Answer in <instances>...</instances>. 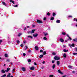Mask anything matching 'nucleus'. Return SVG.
<instances>
[{
  "label": "nucleus",
  "instance_id": "nucleus-1",
  "mask_svg": "<svg viewBox=\"0 0 77 77\" xmlns=\"http://www.w3.org/2000/svg\"><path fill=\"white\" fill-rule=\"evenodd\" d=\"M37 23L41 24V23H42V21L40 20H37Z\"/></svg>",
  "mask_w": 77,
  "mask_h": 77
},
{
  "label": "nucleus",
  "instance_id": "nucleus-2",
  "mask_svg": "<svg viewBox=\"0 0 77 77\" xmlns=\"http://www.w3.org/2000/svg\"><path fill=\"white\" fill-rule=\"evenodd\" d=\"M33 36H34V38H36V37H37L38 36V34L37 33H35L33 34Z\"/></svg>",
  "mask_w": 77,
  "mask_h": 77
},
{
  "label": "nucleus",
  "instance_id": "nucleus-3",
  "mask_svg": "<svg viewBox=\"0 0 77 77\" xmlns=\"http://www.w3.org/2000/svg\"><path fill=\"white\" fill-rule=\"evenodd\" d=\"M60 41L62 43H63V42H64V40L63 39V38H60Z\"/></svg>",
  "mask_w": 77,
  "mask_h": 77
},
{
  "label": "nucleus",
  "instance_id": "nucleus-4",
  "mask_svg": "<svg viewBox=\"0 0 77 77\" xmlns=\"http://www.w3.org/2000/svg\"><path fill=\"white\" fill-rule=\"evenodd\" d=\"M54 59L55 60H60V58L58 57H54Z\"/></svg>",
  "mask_w": 77,
  "mask_h": 77
},
{
  "label": "nucleus",
  "instance_id": "nucleus-5",
  "mask_svg": "<svg viewBox=\"0 0 77 77\" xmlns=\"http://www.w3.org/2000/svg\"><path fill=\"white\" fill-rule=\"evenodd\" d=\"M30 69L31 70H34L35 69V67L32 66L30 68Z\"/></svg>",
  "mask_w": 77,
  "mask_h": 77
},
{
  "label": "nucleus",
  "instance_id": "nucleus-6",
  "mask_svg": "<svg viewBox=\"0 0 77 77\" xmlns=\"http://www.w3.org/2000/svg\"><path fill=\"white\" fill-rule=\"evenodd\" d=\"M10 70V68H7V69L5 70L6 72H8V71H9V70Z\"/></svg>",
  "mask_w": 77,
  "mask_h": 77
},
{
  "label": "nucleus",
  "instance_id": "nucleus-7",
  "mask_svg": "<svg viewBox=\"0 0 77 77\" xmlns=\"http://www.w3.org/2000/svg\"><path fill=\"white\" fill-rule=\"evenodd\" d=\"M1 72L3 74H4V73L5 72V70L2 69L1 70Z\"/></svg>",
  "mask_w": 77,
  "mask_h": 77
},
{
  "label": "nucleus",
  "instance_id": "nucleus-8",
  "mask_svg": "<svg viewBox=\"0 0 77 77\" xmlns=\"http://www.w3.org/2000/svg\"><path fill=\"white\" fill-rule=\"evenodd\" d=\"M10 2L11 3H12L13 4H15V2L12 0H10Z\"/></svg>",
  "mask_w": 77,
  "mask_h": 77
},
{
  "label": "nucleus",
  "instance_id": "nucleus-9",
  "mask_svg": "<svg viewBox=\"0 0 77 77\" xmlns=\"http://www.w3.org/2000/svg\"><path fill=\"white\" fill-rule=\"evenodd\" d=\"M10 2L11 3H12L13 4H15V2L12 0H10Z\"/></svg>",
  "mask_w": 77,
  "mask_h": 77
},
{
  "label": "nucleus",
  "instance_id": "nucleus-10",
  "mask_svg": "<svg viewBox=\"0 0 77 77\" xmlns=\"http://www.w3.org/2000/svg\"><path fill=\"white\" fill-rule=\"evenodd\" d=\"M15 69L14 68L13 69L12 71V73H14V72H15Z\"/></svg>",
  "mask_w": 77,
  "mask_h": 77
},
{
  "label": "nucleus",
  "instance_id": "nucleus-11",
  "mask_svg": "<svg viewBox=\"0 0 77 77\" xmlns=\"http://www.w3.org/2000/svg\"><path fill=\"white\" fill-rule=\"evenodd\" d=\"M22 69L23 71H26V69L24 67H22Z\"/></svg>",
  "mask_w": 77,
  "mask_h": 77
},
{
  "label": "nucleus",
  "instance_id": "nucleus-12",
  "mask_svg": "<svg viewBox=\"0 0 77 77\" xmlns=\"http://www.w3.org/2000/svg\"><path fill=\"white\" fill-rule=\"evenodd\" d=\"M35 31V29H32L31 31V33H34Z\"/></svg>",
  "mask_w": 77,
  "mask_h": 77
},
{
  "label": "nucleus",
  "instance_id": "nucleus-13",
  "mask_svg": "<svg viewBox=\"0 0 77 77\" xmlns=\"http://www.w3.org/2000/svg\"><path fill=\"white\" fill-rule=\"evenodd\" d=\"M35 49L36 50H38V47L36 46H35Z\"/></svg>",
  "mask_w": 77,
  "mask_h": 77
},
{
  "label": "nucleus",
  "instance_id": "nucleus-14",
  "mask_svg": "<svg viewBox=\"0 0 77 77\" xmlns=\"http://www.w3.org/2000/svg\"><path fill=\"white\" fill-rule=\"evenodd\" d=\"M56 23H60V20H57L56 21Z\"/></svg>",
  "mask_w": 77,
  "mask_h": 77
},
{
  "label": "nucleus",
  "instance_id": "nucleus-15",
  "mask_svg": "<svg viewBox=\"0 0 77 77\" xmlns=\"http://www.w3.org/2000/svg\"><path fill=\"white\" fill-rule=\"evenodd\" d=\"M56 66V65L54 64L52 66V68L53 69H54L55 68V67Z\"/></svg>",
  "mask_w": 77,
  "mask_h": 77
},
{
  "label": "nucleus",
  "instance_id": "nucleus-16",
  "mask_svg": "<svg viewBox=\"0 0 77 77\" xmlns=\"http://www.w3.org/2000/svg\"><path fill=\"white\" fill-rule=\"evenodd\" d=\"M63 51H64V52H67V51H68V50H66V49H64L63 50Z\"/></svg>",
  "mask_w": 77,
  "mask_h": 77
},
{
  "label": "nucleus",
  "instance_id": "nucleus-17",
  "mask_svg": "<svg viewBox=\"0 0 77 77\" xmlns=\"http://www.w3.org/2000/svg\"><path fill=\"white\" fill-rule=\"evenodd\" d=\"M58 72L59 73H60V74H62V72L60 71V70H58Z\"/></svg>",
  "mask_w": 77,
  "mask_h": 77
},
{
  "label": "nucleus",
  "instance_id": "nucleus-18",
  "mask_svg": "<svg viewBox=\"0 0 77 77\" xmlns=\"http://www.w3.org/2000/svg\"><path fill=\"white\" fill-rule=\"evenodd\" d=\"M73 41L75 42H77V39L75 38V39H73Z\"/></svg>",
  "mask_w": 77,
  "mask_h": 77
},
{
  "label": "nucleus",
  "instance_id": "nucleus-19",
  "mask_svg": "<svg viewBox=\"0 0 77 77\" xmlns=\"http://www.w3.org/2000/svg\"><path fill=\"white\" fill-rule=\"evenodd\" d=\"M68 67L69 68H72V66L70 65V66H68Z\"/></svg>",
  "mask_w": 77,
  "mask_h": 77
},
{
  "label": "nucleus",
  "instance_id": "nucleus-20",
  "mask_svg": "<svg viewBox=\"0 0 77 77\" xmlns=\"http://www.w3.org/2000/svg\"><path fill=\"white\" fill-rule=\"evenodd\" d=\"M28 38H31V39H32V38H33V37L30 35H29L27 36Z\"/></svg>",
  "mask_w": 77,
  "mask_h": 77
},
{
  "label": "nucleus",
  "instance_id": "nucleus-21",
  "mask_svg": "<svg viewBox=\"0 0 77 77\" xmlns=\"http://www.w3.org/2000/svg\"><path fill=\"white\" fill-rule=\"evenodd\" d=\"M57 65H59L60 64V62H59V61H57Z\"/></svg>",
  "mask_w": 77,
  "mask_h": 77
},
{
  "label": "nucleus",
  "instance_id": "nucleus-22",
  "mask_svg": "<svg viewBox=\"0 0 77 77\" xmlns=\"http://www.w3.org/2000/svg\"><path fill=\"white\" fill-rule=\"evenodd\" d=\"M17 44H19V43H20V41L19 40H17Z\"/></svg>",
  "mask_w": 77,
  "mask_h": 77
},
{
  "label": "nucleus",
  "instance_id": "nucleus-23",
  "mask_svg": "<svg viewBox=\"0 0 77 77\" xmlns=\"http://www.w3.org/2000/svg\"><path fill=\"white\" fill-rule=\"evenodd\" d=\"M10 75H11V73H9L8 75H7V77H10Z\"/></svg>",
  "mask_w": 77,
  "mask_h": 77
},
{
  "label": "nucleus",
  "instance_id": "nucleus-24",
  "mask_svg": "<svg viewBox=\"0 0 77 77\" xmlns=\"http://www.w3.org/2000/svg\"><path fill=\"white\" fill-rule=\"evenodd\" d=\"M6 76V75L5 74L4 75H2L1 76V77H5Z\"/></svg>",
  "mask_w": 77,
  "mask_h": 77
},
{
  "label": "nucleus",
  "instance_id": "nucleus-25",
  "mask_svg": "<svg viewBox=\"0 0 77 77\" xmlns=\"http://www.w3.org/2000/svg\"><path fill=\"white\" fill-rule=\"evenodd\" d=\"M43 54L44 55H45V54H47L45 51L43 52Z\"/></svg>",
  "mask_w": 77,
  "mask_h": 77
},
{
  "label": "nucleus",
  "instance_id": "nucleus-26",
  "mask_svg": "<svg viewBox=\"0 0 77 77\" xmlns=\"http://www.w3.org/2000/svg\"><path fill=\"white\" fill-rule=\"evenodd\" d=\"M66 54H64L63 55V57H66Z\"/></svg>",
  "mask_w": 77,
  "mask_h": 77
},
{
  "label": "nucleus",
  "instance_id": "nucleus-27",
  "mask_svg": "<svg viewBox=\"0 0 77 77\" xmlns=\"http://www.w3.org/2000/svg\"><path fill=\"white\" fill-rule=\"evenodd\" d=\"M2 4L4 5H5V6H6V3H5V2H3Z\"/></svg>",
  "mask_w": 77,
  "mask_h": 77
},
{
  "label": "nucleus",
  "instance_id": "nucleus-28",
  "mask_svg": "<svg viewBox=\"0 0 77 77\" xmlns=\"http://www.w3.org/2000/svg\"><path fill=\"white\" fill-rule=\"evenodd\" d=\"M62 35H66V33L65 32H63L62 33Z\"/></svg>",
  "mask_w": 77,
  "mask_h": 77
},
{
  "label": "nucleus",
  "instance_id": "nucleus-29",
  "mask_svg": "<svg viewBox=\"0 0 77 77\" xmlns=\"http://www.w3.org/2000/svg\"><path fill=\"white\" fill-rule=\"evenodd\" d=\"M25 47L26 48V49H24V50H26L28 48L27 46H25Z\"/></svg>",
  "mask_w": 77,
  "mask_h": 77
},
{
  "label": "nucleus",
  "instance_id": "nucleus-30",
  "mask_svg": "<svg viewBox=\"0 0 77 77\" xmlns=\"http://www.w3.org/2000/svg\"><path fill=\"white\" fill-rule=\"evenodd\" d=\"M43 55H40L39 57L40 58H42V57H43Z\"/></svg>",
  "mask_w": 77,
  "mask_h": 77
},
{
  "label": "nucleus",
  "instance_id": "nucleus-31",
  "mask_svg": "<svg viewBox=\"0 0 77 77\" xmlns=\"http://www.w3.org/2000/svg\"><path fill=\"white\" fill-rule=\"evenodd\" d=\"M54 19V18L52 17L51 18V20H53Z\"/></svg>",
  "mask_w": 77,
  "mask_h": 77
},
{
  "label": "nucleus",
  "instance_id": "nucleus-32",
  "mask_svg": "<svg viewBox=\"0 0 77 77\" xmlns=\"http://www.w3.org/2000/svg\"><path fill=\"white\" fill-rule=\"evenodd\" d=\"M21 35V33H19L18 34V36H20Z\"/></svg>",
  "mask_w": 77,
  "mask_h": 77
},
{
  "label": "nucleus",
  "instance_id": "nucleus-33",
  "mask_svg": "<svg viewBox=\"0 0 77 77\" xmlns=\"http://www.w3.org/2000/svg\"><path fill=\"white\" fill-rule=\"evenodd\" d=\"M71 46L74 47V44H72L71 45Z\"/></svg>",
  "mask_w": 77,
  "mask_h": 77
},
{
  "label": "nucleus",
  "instance_id": "nucleus-34",
  "mask_svg": "<svg viewBox=\"0 0 77 77\" xmlns=\"http://www.w3.org/2000/svg\"><path fill=\"white\" fill-rule=\"evenodd\" d=\"M47 15L48 16H50V13L49 12H48V13H47Z\"/></svg>",
  "mask_w": 77,
  "mask_h": 77
},
{
  "label": "nucleus",
  "instance_id": "nucleus-35",
  "mask_svg": "<svg viewBox=\"0 0 77 77\" xmlns=\"http://www.w3.org/2000/svg\"><path fill=\"white\" fill-rule=\"evenodd\" d=\"M52 54L53 55H56V53L55 52H52Z\"/></svg>",
  "mask_w": 77,
  "mask_h": 77
},
{
  "label": "nucleus",
  "instance_id": "nucleus-36",
  "mask_svg": "<svg viewBox=\"0 0 77 77\" xmlns=\"http://www.w3.org/2000/svg\"><path fill=\"white\" fill-rule=\"evenodd\" d=\"M13 6L14 7H15V8H17V7H18V5H13Z\"/></svg>",
  "mask_w": 77,
  "mask_h": 77
},
{
  "label": "nucleus",
  "instance_id": "nucleus-37",
  "mask_svg": "<svg viewBox=\"0 0 77 77\" xmlns=\"http://www.w3.org/2000/svg\"><path fill=\"white\" fill-rule=\"evenodd\" d=\"M20 46L22 47H24V45L23 44H21L20 45Z\"/></svg>",
  "mask_w": 77,
  "mask_h": 77
},
{
  "label": "nucleus",
  "instance_id": "nucleus-38",
  "mask_svg": "<svg viewBox=\"0 0 77 77\" xmlns=\"http://www.w3.org/2000/svg\"><path fill=\"white\" fill-rule=\"evenodd\" d=\"M47 38L45 37L44 38V40H47Z\"/></svg>",
  "mask_w": 77,
  "mask_h": 77
},
{
  "label": "nucleus",
  "instance_id": "nucleus-39",
  "mask_svg": "<svg viewBox=\"0 0 77 77\" xmlns=\"http://www.w3.org/2000/svg\"><path fill=\"white\" fill-rule=\"evenodd\" d=\"M28 62H31V60L30 59L28 60Z\"/></svg>",
  "mask_w": 77,
  "mask_h": 77
},
{
  "label": "nucleus",
  "instance_id": "nucleus-40",
  "mask_svg": "<svg viewBox=\"0 0 77 77\" xmlns=\"http://www.w3.org/2000/svg\"><path fill=\"white\" fill-rule=\"evenodd\" d=\"M73 54L74 55H76L77 54V53H73Z\"/></svg>",
  "mask_w": 77,
  "mask_h": 77
},
{
  "label": "nucleus",
  "instance_id": "nucleus-41",
  "mask_svg": "<svg viewBox=\"0 0 77 77\" xmlns=\"http://www.w3.org/2000/svg\"><path fill=\"white\" fill-rule=\"evenodd\" d=\"M53 16H55V15H56V14H55L54 13H53Z\"/></svg>",
  "mask_w": 77,
  "mask_h": 77
},
{
  "label": "nucleus",
  "instance_id": "nucleus-42",
  "mask_svg": "<svg viewBox=\"0 0 77 77\" xmlns=\"http://www.w3.org/2000/svg\"><path fill=\"white\" fill-rule=\"evenodd\" d=\"M46 20H47L46 17H44L43 19V20H44V21H45Z\"/></svg>",
  "mask_w": 77,
  "mask_h": 77
},
{
  "label": "nucleus",
  "instance_id": "nucleus-43",
  "mask_svg": "<svg viewBox=\"0 0 77 77\" xmlns=\"http://www.w3.org/2000/svg\"><path fill=\"white\" fill-rule=\"evenodd\" d=\"M5 57H8V54H5Z\"/></svg>",
  "mask_w": 77,
  "mask_h": 77
},
{
  "label": "nucleus",
  "instance_id": "nucleus-44",
  "mask_svg": "<svg viewBox=\"0 0 77 77\" xmlns=\"http://www.w3.org/2000/svg\"><path fill=\"white\" fill-rule=\"evenodd\" d=\"M7 62H9V61H10V59H7Z\"/></svg>",
  "mask_w": 77,
  "mask_h": 77
},
{
  "label": "nucleus",
  "instance_id": "nucleus-45",
  "mask_svg": "<svg viewBox=\"0 0 77 77\" xmlns=\"http://www.w3.org/2000/svg\"><path fill=\"white\" fill-rule=\"evenodd\" d=\"M53 77V75H51L49 76V77Z\"/></svg>",
  "mask_w": 77,
  "mask_h": 77
},
{
  "label": "nucleus",
  "instance_id": "nucleus-46",
  "mask_svg": "<svg viewBox=\"0 0 77 77\" xmlns=\"http://www.w3.org/2000/svg\"><path fill=\"white\" fill-rule=\"evenodd\" d=\"M40 52L41 53H42V52H43V50H41L40 51Z\"/></svg>",
  "mask_w": 77,
  "mask_h": 77
},
{
  "label": "nucleus",
  "instance_id": "nucleus-47",
  "mask_svg": "<svg viewBox=\"0 0 77 77\" xmlns=\"http://www.w3.org/2000/svg\"><path fill=\"white\" fill-rule=\"evenodd\" d=\"M34 65H37V64H36V63L35 62L34 63Z\"/></svg>",
  "mask_w": 77,
  "mask_h": 77
},
{
  "label": "nucleus",
  "instance_id": "nucleus-48",
  "mask_svg": "<svg viewBox=\"0 0 77 77\" xmlns=\"http://www.w3.org/2000/svg\"><path fill=\"white\" fill-rule=\"evenodd\" d=\"M69 38L70 39V40H72V39H71V38H70V37H69Z\"/></svg>",
  "mask_w": 77,
  "mask_h": 77
},
{
  "label": "nucleus",
  "instance_id": "nucleus-49",
  "mask_svg": "<svg viewBox=\"0 0 77 77\" xmlns=\"http://www.w3.org/2000/svg\"><path fill=\"white\" fill-rule=\"evenodd\" d=\"M31 33V31H29L28 32H27V33Z\"/></svg>",
  "mask_w": 77,
  "mask_h": 77
},
{
  "label": "nucleus",
  "instance_id": "nucleus-50",
  "mask_svg": "<svg viewBox=\"0 0 77 77\" xmlns=\"http://www.w3.org/2000/svg\"><path fill=\"white\" fill-rule=\"evenodd\" d=\"M48 35V34L47 33H46L45 34V35L46 36V35Z\"/></svg>",
  "mask_w": 77,
  "mask_h": 77
},
{
  "label": "nucleus",
  "instance_id": "nucleus-51",
  "mask_svg": "<svg viewBox=\"0 0 77 77\" xmlns=\"http://www.w3.org/2000/svg\"><path fill=\"white\" fill-rule=\"evenodd\" d=\"M23 56H26V54L25 53H23Z\"/></svg>",
  "mask_w": 77,
  "mask_h": 77
},
{
  "label": "nucleus",
  "instance_id": "nucleus-52",
  "mask_svg": "<svg viewBox=\"0 0 77 77\" xmlns=\"http://www.w3.org/2000/svg\"><path fill=\"white\" fill-rule=\"evenodd\" d=\"M54 62H55L54 60H53L52 61V63H54Z\"/></svg>",
  "mask_w": 77,
  "mask_h": 77
},
{
  "label": "nucleus",
  "instance_id": "nucleus-53",
  "mask_svg": "<svg viewBox=\"0 0 77 77\" xmlns=\"http://www.w3.org/2000/svg\"><path fill=\"white\" fill-rule=\"evenodd\" d=\"M75 20H76L75 18H74L73 20V21H75Z\"/></svg>",
  "mask_w": 77,
  "mask_h": 77
},
{
  "label": "nucleus",
  "instance_id": "nucleus-54",
  "mask_svg": "<svg viewBox=\"0 0 77 77\" xmlns=\"http://www.w3.org/2000/svg\"><path fill=\"white\" fill-rule=\"evenodd\" d=\"M69 45L70 46V48L71 47V44H69Z\"/></svg>",
  "mask_w": 77,
  "mask_h": 77
},
{
  "label": "nucleus",
  "instance_id": "nucleus-55",
  "mask_svg": "<svg viewBox=\"0 0 77 77\" xmlns=\"http://www.w3.org/2000/svg\"><path fill=\"white\" fill-rule=\"evenodd\" d=\"M3 41V40H0V43H1Z\"/></svg>",
  "mask_w": 77,
  "mask_h": 77
},
{
  "label": "nucleus",
  "instance_id": "nucleus-56",
  "mask_svg": "<svg viewBox=\"0 0 77 77\" xmlns=\"http://www.w3.org/2000/svg\"><path fill=\"white\" fill-rule=\"evenodd\" d=\"M26 29H27L26 28V27H25L24 28V30H26Z\"/></svg>",
  "mask_w": 77,
  "mask_h": 77
},
{
  "label": "nucleus",
  "instance_id": "nucleus-57",
  "mask_svg": "<svg viewBox=\"0 0 77 77\" xmlns=\"http://www.w3.org/2000/svg\"><path fill=\"white\" fill-rule=\"evenodd\" d=\"M68 17H72V16H68Z\"/></svg>",
  "mask_w": 77,
  "mask_h": 77
},
{
  "label": "nucleus",
  "instance_id": "nucleus-58",
  "mask_svg": "<svg viewBox=\"0 0 77 77\" xmlns=\"http://www.w3.org/2000/svg\"><path fill=\"white\" fill-rule=\"evenodd\" d=\"M75 51H77V48H75Z\"/></svg>",
  "mask_w": 77,
  "mask_h": 77
},
{
  "label": "nucleus",
  "instance_id": "nucleus-59",
  "mask_svg": "<svg viewBox=\"0 0 77 77\" xmlns=\"http://www.w3.org/2000/svg\"><path fill=\"white\" fill-rule=\"evenodd\" d=\"M66 36H67V37H68V38H69V35L68 34H66Z\"/></svg>",
  "mask_w": 77,
  "mask_h": 77
},
{
  "label": "nucleus",
  "instance_id": "nucleus-60",
  "mask_svg": "<svg viewBox=\"0 0 77 77\" xmlns=\"http://www.w3.org/2000/svg\"><path fill=\"white\" fill-rule=\"evenodd\" d=\"M28 52H29V53H31V50H29V51H28Z\"/></svg>",
  "mask_w": 77,
  "mask_h": 77
},
{
  "label": "nucleus",
  "instance_id": "nucleus-61",
  "mask_svg": "<svg viewBox=\"0 0 77 77\" xmlns=\"http://www.w3.org/2000/svg\"><path fill=\"white\" fill-rule=\"evenodd\" d=\"M72 73H75V71H72Z\"/></svg>",
  "mask_w": 77,
  "mask_h": 77
},
{
  "label": "nucleus",
  "instance_id": "nucleus-62",
  "mask_svg": "<svg viewBox=\"0 0 77 77\" xmlns=\"http://www.w3.org/2000/svg\"><path fill=\"white\" fill-rule=\"evenodd\" d=\"M8 43L10 44L11 43V41H9Z\"/></svg>",
  "mask_w": 77,
  "mask_h": 77
},
{
  "label": "nucleus",
  "instance_id": "nucleus-63",
  "mask_svg": "<svg viewBox=\"0 0 77 77\" xmlns=\"http://www.w3.org/2000/svg\"><path fill=\"white\" fill-rule=\"evenodd\" d=\"M42 69H44V66L42 67Z\"/></svg>",
  "mask_w": 77,
  "mask_h": 77
},
{
  "label": "nucleus",
  "instance_id": "nucleus-64",
  "mask_svg": "<svg viewBox=\"0 0 77 77\" xmlns=\"http://www.w3.org/2000/svg\"><path fill=\"white\" fill-rule=\"evenodd\" d=\"M23 43H24V44H25V43H26V42L25 41V42H23Z\"/></svg>",
  "mask_w": 77,
  "mask_h": 77
}]
</instances>
